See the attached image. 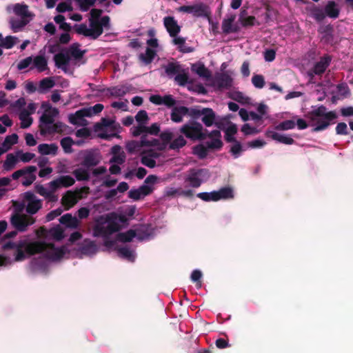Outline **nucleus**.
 <instances>
[{
  "label": "nucleus",
  "mask_w": 353,
  "mask_h": 353,
  "mask_svg": "<svg viewBox=\"0 0 353 353\" xmlns=\"http://www.w3.org/2000/svg\"><path fill=\"white\" fill-rule=\"evenodd\" d=\"M17 232V230L9 232L0 239L3 250H15L14 261H23L31 256L42 252H46L48 258L57 260L62 258L65 253L64 248H56L53 243H47L43 241H30L28 239H21L17 242L6 241L15 237Z\"/></svg>",
  "instance_id": "f257e3e1"
},
{
  "label": "nucleus",
  "mask_w": 353,
  "mask_h": 353,
  "mask_svg": "<svg viewBox=\"0 0 353 353\" xmlns=\"http://www.w3.org/2000/svg\"><path fill=\"white\" fill-rule=\"evenodd\" d=\"M118 220L124 223L126 221V218L124 215H118L116 212L99 216L96 219L92 228L93 236L107 238L118 232L121 229Z\"/></svg>",
  "instance_id": "f03ea898"
},
{
  "label": "nucleus",
  "mask_w": 353,
  "mask_h": 353,
  "mask_svg": "<svg viewBox=\"0 0 353 353\" xmlns=\"http://www.w3.org/2000/svg\"><path fill=\"white\" fill-rule=\"evenodd\" d=\"M312 108L313 109L306 114L310 125L314 126L312 130V132L325 130L330 126L331 121L337 118L335 111L327 112V108L323 105Z\"/></svg>",
  "instance_id": "7ed1b4c3"
},
{
  "label": "nucleus",
  "mask_w": 353,
  "mask_h": 353,
  "mask_svg": "<svg viewBox=\"0 0 353 353\" xmlns=\"http://www.w3.org/2000/svg\"><path fill=\"white\" fill-rule=\"evenodd\" d=\"M203 130L201 123L190 120L180 128L179 132L192 141H203L207 138V134Z\"/></svg>",
  "instance_id": "20e7f679"
},
{
  "label": "nucleus",
  "mask_w": 353,
  "mask_h": 353,
  "mask_svg": "<svg viewBox=\"0 0 353 353\" xmlns=\"http://www.w3.org/2000/svg\"><path fill=\"white\" fill-rule=\"evenodd\" d=\"M210 172L205 168H191L184 179V182L188 186L192 188H198L210 177Z\"/></svg>",
  "instance_id": "39448f33"
},
{
  "label": "nucleus",
  "mask_w": 353,
  "mask_h": 353,
  "mask_svg": "<svg viewBox=\"0 0 353 353\" xmlns=\"http://www.w3.org/2000/svg\"><path fill=\"white\" fill-rule=\"evenodd\" d=\"M80 165L87 169H92L97 166L101 161L99 152L94 150H85L79 154Z\"/></svg>",
  "instance_id": "423d86ee"
},
{
  "label": "nucleus",
  "mask_w": 353,
  "mask_h": 353,
  "mask_svg": "<svg viewBox=\"0 0 353 353\" xmlns=\"http://www.w3.org/2000/svg\"><path fill=\"white\" fill-rule=\"evenodd\" d=\"M35 219L27 214L15 213L10 217V223L19 232H25L35 223Z\"/></svg>",
  "instance_id": "0eeeda50"
},
{
  "label": "nucleus",
  "mask_w": 353,
  "mask_h": 353,
  "mask_svg": "<svg viewBox=\"0 0 353 353\" xmlns=\"http://www.w3.org/2000/svg\"><path fill=\"white\" fill-rule=\"evenodd\" d=\"M179 11L192 14L195 17L209 18L211 14L210 7L203 3H199L192 6H181Z\"/></svg>",
  "instance_id": "6e6552de"
},
{
  "label": "nucleus",
  "mask_w": 353,
  "mask_h": 353,
  "mask_svg": "<svg viewBox=\"0 0 353 353\" xmlns=\"http://www.w3.org/2000/svg\"><path fill=\"white\" fill-rule=\"evenodd\" d=\"M59 114V110L56 108L49 107L39 119V130L50 126L54 122L55 117Z\"/></svg>",
  "instance_id": "1a4fd4ad"
},
{
  "label": "nucleus",
  "mask_w": 353,
  "mask_h": 353,
  "mask_svg": "<svg viewBox=\"0 0 353 353\" xmlns=\"http://www.w3.org/2000/svg\"><path fill=\"white\" fill-rule=\"evenodd\" d=\"M25 198L28 201L26 211L29 214H36L41 208L42 202L32 192H28L25 194Z\"/></svg>",
  "instance_id": "9d476101"
},
{
  "label": "nucleus",
  "mask_w": 353,
  "mask_h": 353,
  "mask_svg": "<svg viewBox=\"0 0 353 353\" xmlns=\"http://www.w3.org/2000/svg\"><path fill=\"white\" fill-rule=\"evenodd\" d=\"M81 199L80 190L72 192L68 190L62 196L61 204L64 206L65 210H70Z\"/></svg>",
  "instance_id": "9b49d317"
},
{
  "label": "nucleus",
  "mask_w": 353,
  "mask_h": 353,
  "mask_svg": "<svg viewBox=\"0 0 353 353\" xmlns=\"http://www.w3.org/2000/svg\"><path fill=\"white\" fill-rule=\"evenodd\" d=\"M236 19V14H231L225 18L221 24V29L223 33L228 34L230 33H237L240 30V28L237 24H234V22Z\"/></svg>",
  "instance_id": "f8f14e48"
},
{
  "label": "nucleus",
  "mask_w": 353,
  "mask_h": 353,
  "mask_svg": "<svg viewBox=\"0 0 353 353\" xmlns=\"http://www.w3.org/2000/svg\"><path fill=\"white\" fill-rule=\"evenodd\" d=\"M163 25L171 37H176L181 31V26L174 17H165L163 18Z\"/></svg>",
  "instance_id": "ddd939ff"
},
{
  "label": "nucleus",
  "mask_w": 353,
  "mask_h": 353,
  "mask_svg": "<svg viewBox=\"0 0 353 353\" xmlns=\"http://www.w3.org/2000/svg\"><path fill=\"white\" fill-rule=\"evenodd\" d=\"M213 84L219 90L229 89L232 85V79L226 73L218 74L214 78Z\"/></svg>",
  "instance_id": "4468645a"
},
{
  "label": "nucleus",
  "mask_w": 353,
  "mask_h": 353,
  "mask_svg": "<svg viewBox=\"0 0 353 353\" xmlns=\"http://www.w3.org/2000/svg\"><path fill=\"white\" fill-rule=\"evenodd\" d=\"M265 136L267 138H270L274 141L286 145H292L295 143V141L292 137L281 134L270 129L265 131Z\"/></svg>",
  "instance_id": "2eb2a0df"
},
{
  "label": "nucleus",
  "mask_w": 353,
  "mask_h": 353,
  "mask_svg": "<svg viewBox=\"0 0 353 353\" xmlns=\"http://www.w3.org/2000/svg\"><path fill=\"white\" fill-rule=\"evenodd\" d=\"M54 61L57 68L65 72L70 61V57L66 51L61 52L54 56Z\"/></svg>",
  "instance_id": "dca6fc26"
},
{
  "label": "nucleus",
  "mask_w": 353,
  "mask_h": 353,
  "mask_svg": "<svg viewBox=\"0 0 353 353\" xmlns=\"http://www.w3.org/2000/svg\"><path fill=\"white\" fill-rule=\"evenodd\" d=\"M74 27L77 34H82L86 37H90L93 40L98 39L97 34L99 30H95L94 28L90 27V28H88L87 25L85 23L75 25Z\"/></svg>",
  "instance_id": "f3484780"
},
{
  "label": "nucleus",
  "mask_w": 353,
  "mask_h": 353,
  "mask_svg": "<svg viewBox=\"0 0 353 353\" xmlns=\"http://www.w3.org/2000/svg\"><path fill=\"white\" fill-rule=\"evenodd\" d=\"M91 28L99 30L98 38L103 34V28L109 30L110 28V18L109 16H103L99 21H91Z\"/></svg>",
  "instance_id": "a211bd4d"
},
{
  "label": "nucleus",
  "mask_w": 353,
  "mask_h": 353,
  "mask_svg": "<svg viewBox=\"0 0 353 353\" xmlns=\"http://www.w3.org/2000/svg\"><path fill=\"white\" fill-rule=\"evenodd\" d=\"M331 60V57L329 55L321 57L320 60L314 65L312 70L313 72L317 75H321L324 73L327 68L330 65Z\"/></svg>",
  "instance_id": "6ab92c4d"
},
{
  "label": "nucleus",
  "mask_w": 353,
  "mask_h": 353,
  "mask_svg": "<svg viewBox=\"0 0 353 353\" xmlns=\"http://www.w3.org/2000/svg\"><path fill=\"white\" fill-rule=\"evenodd\" d=\"M188 107L185 106H175L172 108L170 114V119L174 123H181L183 121L184 116L187 115Z\"/></svg>",
  "instance_id": "aec40b11"
},
{
  "label": "nucleus",
  "mask_w": 353,
  "mask_h": 353,
  "mask_svg": "<svg viewBox=\"0 0 353 353\" xmlns=\"http://www.w3.org/2000/svg\"><path fill=\"white\" fill-rule=\"evenodd\" d=\"M325 16L330 19H336L340 14L339 5L334 1H329L324 7Z\"/></svg>",
  "instance_id": "412c9836"
},
{
  "label": "nucleus",
  "mask_w": 353,
  "mask_h": 353,
  "mask_svg": "<svg viewBox=\"0 0 353 353\" xmlns=\"http://www.w3.org/2000/svg\"><path fill=\"white\" fill-rule=\"evenodd\" d=\"M14 14L20 18L32 19L34 14L28 10V6L26 4L16 3L13 8Z\"/></svg>",
  "instance_id": "4be33fe9"
},
{
  "label": "nucleus",
  "mask_w": 353,
  "mask_h": 353,
  "mask_svg": "<svg viewBox=\"0 0 353 353\" xmlns=\"http://www.w3.org/2000/svg\"><path fill=\"white\" fill-rule=\"evenodd\" d=\"M202 114L201 121L206 127H210L214 125L216 119L215 112L210 108H204V112Z\"/></svg>",
  "instance_id": "5701e85b"
},
{
  "label": "nucleus",
  "mask_w": 353,
  "mask_h": 353,
  "mask_svg": "<svg viewBox=\"0 0 353 353\" xmlns=\"http://www.w3.org/2000/svg\"><path fill=\"white\" fill-rule=\"evenodd\" d=\"M32 19L25 18L12 17L10 20L11 29L14 32H17L23 30V28L30 23Z\"/></svg>",
  "instance_id": "b1692460"
},
{
  "label": "nucleus",
  "mask_w": 353,
  "mask_h": 353,
  "mask_svg": "<svg viewBox=\"0 0 353 353\" xmlns=\"http://www.w3.org/2000/svg\"><path fill=\"white\" fill-rule=\"evenodd\" d=\"M58 151V146L55 143H41L38 145V152L42 155H56Z\"/></svg>",
  "instance_id": "393cba45"
},
{
  "label": "nucleus",
  "mask_w": 353,
  "mask_h": 353,
  "mask_svg": "<svg viewBox=\"0 0 353 353\" xmlns=\"http://www.w3.org/2000/svg\"><path fill=\"white\" fill-rule=\"evenodd\" d=\"M65 126V125L62 122H54L50 126L45 128L41 130V134L46 135L62 132Z\"/></svg>",
  "instance_id": "a878e982"
},
{
  "label": "nucleus",
  "mask_w": 353,
  "mask_h": 353,
  "mask_svg": "<svg viewBox=\"0 0 353 353\" xmlns=\"http://www.w3.org/2000/svg\"><path fill=\"white\" fill-rule=\"evenodd\" d=\"M90 110H87L86 109H81L80 110L77 111L74 114H72L69 116V121L72 124H77L79 121L83 119V117H91L92 113L89 112Z\"/></svg>",
  "instance_id": "bb28decb"
},
{
  "label": "nucleus",
  "mask_w": 353,
  "mask_h": 353,
  "mask_svg": "<svg viewBox=\"0 0 353 353\" xmlns=\"http://www.w3.org/2000/svg\"><path fill=\"white\" fill-rule=\"evenodd\" d=\"M80 45L78 43H72L66 52H68L70 55V57H73L75 60H79L81 59L84 54L85 53V50H81L79 48Z\"/></svg>",
  "instance_id": "cd10ccee"
},
{
  "label": "nucleus",
  "mask_w": 353,
  "mask_h": 353,
  "mask_svg": "<svg viewBox=\"0 0 353 353\" xmlns=\"http://www.w3.org/2000/svg\"><path fill=\"white\" fill-rule=\"evenodd\" d=\"M59 221L61 224L71 228H77L79 225L78 219L69 213L63 215Z\"/></svg>",
  "instance_id": "c85d7f7f"
},
{
  "label": "nucleus",
  "mask_w": 353,
  "mask_h": 353,
  "mask_svg": "<svg viewBox=\"0 0 353 353\" xmlns=\"http://www.w3.org/2000/svg\"><path fill=\"white\" fill-rule=\"evenodd\" d=\"M34 67L39 72L46 71L48 69V61L43 55H37L32 59Z\"/></svg>",
  "instance_id": "c756f323"
},
{
  "label": "nucleus",
  "mask_w": 353,
  "mask_h": 353,
  "mask_svg": "<svg viewBox=\"0 0 353 353\" xmlns=\"http://www.w3.org/2000/svg\"><path fill=\"white\" fill-rule=\"evenodd\" d=\"M183 72L180 64L174 62H170L165 66V72L169 77L176 76L179 72Z\"/></svg>",
  "instance_id": "7c9ffc66"
},
{
  "label": "nucleus",
  "mask_w": 353,
  "mask_h": 353,
  "mask_svg": "<svg viewBox=\"0 0 353 353\" xmlns=\"http://www.w3.org/2000/svg\"><path fill=\"white\" fill-rule=\"evenodd\" d=\"M72 174L78 181H89L90 178L89 169L82 166L75 169Z\"/></svg>",
  "instance_id": "2f4dec72"
},
{
  "label": "nucleus",
  "mask_w": 353,
  "mask_h": 353,
  "mask_svg": "<svg viewBox=\"0 0 353 353\" xmlns=\"http://www.w3.org/2000/svg\"><path fill=\"white\" fill-rule=\"evenodd\" d=\"M30 112L26 109H23L19 114V119L21 120V128L26 129L29 128L33 121L32 117H30Z\"/></svg>",
  "instance_id": "473e14b6"
},
{
  "label": "nucleus",
  "mask_w": 353,
  "mask_h": 353,
  "mask_svg": "<svg viewBox=\"0 0 353 353\" xmlns=\"http://www.w3.org/2000/svg\"><path fill=\"white\" fill-rule=\"evenodd\" d=\"M131 85H119L109 89L110 94L114 97H123L131 90Z\"/></svg>",
  "instance_id": "72a5a7b5"
},
{
  "label": "nucleus",
  "mask_w": 353,
  "mask_h": 353,
  "mask_svg": "<svg viewBox=\"0 0 353 353\" xmlns=\"http://www.w3.org/2000/svg\"><path fill=\"white\" fill-rule=\"evenodd\" d=\"M137 236V232L134 230H129L125 232H120L117 234V240L120 242H130Z\"/></svg>",
  "instance_id": "f704fd0d"
},
{
  "label": "nucleus",
  "mask_w": 353,
  "mask_h": 353,
  "mask_svg": "<svg viewBox=\"0 0 353 353\" xmlns=\"http://www.w3.org/2000/svg\"><path fill=\"white\" fill-rule=\"evenodd\" d=\"M311 17L316 21L321 22L326 17L324 8H321L317 6L313 5L310 8Z\"/></svg>",
  "instance_id": "c9c22d12"
},
{
  "label": "nucleus",
  "mask_w": 353,
  "mask_h": 353,
  "mask_svg": "<svg viewBox=\"0 0 353 353\" xmlns=\"http://www.w3.org/2000/svg\"><path fill=\"white\" fill-rule=\"evenodd\" d=\"M156 54L157 53L154 50L148 47L145 50V53L140 54L139 57L141 61H143L145 65H148L152 62Z\"/></svg>",
  "instance_id": "e433bc0d"
},
{
  "label": "nucleus",
  "mask_w": 353,
  "mask_h": 353,
  "mask_svg": "<svg viewBox=\"0 0 353 353\" xmlns=\"http://www.w3.org/2000/svg\"><path fill=\"white\" fill-rule=\"evenodd\" d=\"M17 161V158L12 153L8 154L3 165V170L5 171L12 170L14 168Z\"/></svg>",
  "instance_id": "4c0bfd02"
},
{
  "label": "nucleus",
  "mask_w": 353,
  "mask_h": 353,
  "mask_svg": "<svg viewBox=\"0 0 353 353\" xmlns=\"http://www.w3.org/2000/svg\"><path fill=\"white\" fill-rule=\"evenodd\" d=\"M237 132V127L235 124L231 123L225 130V140L228 143H232L233 141H236V138L234 137Z\"/></svg>",
  "instance_id": "58836bf2"
},
{
  "label": "nucleus",
  "mask_w": 353,
  "mask_h": 353,
  "mask_svg": "<svg viewBox=\"0 0 353 353\" xmlns=\"http://www.w3.org/2000/svg\"><path fill=\"white\" fill-rule=\"evenodd\" d=\"M97 250V245L93 241L85 239L81 246V251L83 254L94 253Z\"/></svg>",
  "instance_id": "ea45409f"
},
{
  "label": "nucleus",
  "mask_w": 353,
  "mask_h": 353,
  "mask_svg": "<svg viewBox=\"0 0 353 353\" xmlns=\"http://www.w3.org/2000/svg\"><path fill=\"white\" fill-rule=\"evenodd\" d=\"M54 84V81L52 78L46 77L40 81L38 90L40 93H44L46 90L53 88Z\"/></svg>",
  "instance_id": "a19ab883"
},
{
  "label": "nucleus",
  "mask_w": 353,
  "mask_h": 353,
  "mask_svg": "<svg viewBox=\"0 0 353 353\" xmlns=\"http://www.w3.org/2000/svg\"><path fill=\"white\" fill-rule=\"evenodd\" d=\"M74 141L70 137H65L61 139L60 144L65 153L70 154L73 152L72 145L74 144Z\"/></svg>",
  "instance_id": "79ce46f5"
},
{
  "label": "nucleus",
  "mask_w": 353,
  "mask_h": 353,
  "mask_svg": "<svg viewBox=\"0 0 353 353\" xmlns=\"http://www.w3.org/2000/svg\"><path fill=\"white\" fill-rule=\"evenodd\" d=\"M117 252L119 256L131 262L134 261V255L130 248L127 247L119 248H118Z\"/></svg>",
  "instance_id": "37998d69"
},
{
  "label": "nucleus",
  "mask_w": 353,
  "mask_h": 353,
  "mask_svg": "<svg viewBox=\"0 0 353 353\" xmlns=\"http://www.w3.org/2000/svg\"><path fill=\"white\" fill-rule=\"evenodd\" d=\"M218 193L219 200L232 199L234 197L233 190L230 187H223L216 191Z\"/></svg>",
  "instance_id": "c03bdc74"
},
{
  "label": "nucleus",
  "mask_w": 353,
  "mask_h": 353,
  "mask_svg": "<svg viewBox=\"0 0 353 353\" xmlns=\"http://www.w3.org/2000/svg\"><path fill=\"white\" fill-rule=\"evenodd\" d=\"M173 43L175 45L179 46V51L187 53V52H192L193 51V48L192 47H186L183 46V45L185 43V39L183 37H173Z\"/></svg>",
  "instance_id": "a18cd8bd"
},
{
  "label": "nucleus",
  "mask_w": 353,
  "mask_h": 353,
  "mask_svg": "<svg viewBox=\"0 0 353 353\" xmlns=\"http://www.w3.org/2000/svg\"><path fill=\"white\" fill-rule=\"evenodd\" d=\"M186 143L187 141L184 137L182 135H179L177 138L170 143L169 149L174 150H179L180 148L185 146Z\"/></svg>",
  "instance_id": "49530a36"
},
{
  "label": "nucleus",
  "mask_w": 353,
  "mask_h": 353,
  "mask_svg": "<svg viewBox=\"0 0 353 353\" xmlns=\"http://www.w3.org/2000/svg\"><path fill=\"white\" fill-rule=\"evenodd\" d=\"M114 125V121L107 118H101L99 122H97L94 125V129L96 131H103L105 128H109Z\"/></svg>",
  "instance_id": "de8ad7c7"
},
{
  "label": "nucleus",
  "mask_w": 353,
  "mask_h": 353,
  "mask_svg": "<svg viewBox=\"0 0 353 353\" xmlns=\"http://www.w3.org/2000/svg\"><path fill=\"white\" fill-rule=\"evenodd\" d=\"M18 139L19 137L15 133L7 136L2 143V145L4 148L3 149L6 150L7 152L11 148L12 145L17 143Z\"/></svg>",
  "instance_id": "09e8293b"
},
{
  "label": "nucleus",
  "mask_w": 353,
  "mask_h": 353,
  "mask_svg": "<svg viewBox=\"0 0 353 353\" xmlns=\"http://www.w3.org/2000/svg\"><path fill=\"white\" fill-rule=\"evenodd\" d=\"M208 148L202 144L197 145L193 148V153L200 159H205L208 155Z\"/></svg>",
  "instance_id": "8fccbe9b"
},
{
  "label": "nucleus",
  "mask_w": 353,
  "mask_h": 353,
  "mask_svg": "<svg viewBox=\"0 0 353 353\" xmlns=\"http://www.w3.org/2000/svg\"><path fill=\"white\" fill-rule=\"evenodd\" d=\"M141 148L143 147L142 145H141L139 141L132 140L129 141L126 144V150L130 154H133L140 151Z\"/></svg>",
  "instance_id": "3c124183"
},
{
  "label": "nucleus",
  "mask_w": 353,
  "mask_h": 353,
  "mask_svg": "<svg viewBox=\"0 0 353 353\" xmlns=\"http://www.w3.org/2000/svg\"><path fill=\"white\" fill-rule=\"evenodd\" d=\"M295 122L293 120H285L274 127L276 130H288L294 128Z\"/></svg>",
  "instance_id": "603ef678"
},
{
  "label": "nucleus",
  "mask_w": 353,
  "mask_h": 353,
  "mask_svg": "<svg viewBox=\"0 0 353 353\" xmlns=\"http://www.w3.org/2000/svg\"><path fill=\"white\" fill-rule=\"evenodd\" d=\"M232 143L234 144L231 146L230 152L232 154L234 159H236L243 152V147L241 143L237 140H236V141H233Z\"/></svg>",
  "instance_id": "864d4df0"
},
{
  "label": "nucleus",
  "mask_w": 353,
  "mask_h": 353,
  "mask_svg": "<svg viewBox=\"0 0 353 353\" xmlns=\"http://www.w3.org/2000/svg\"><path fill=\"white\" fill-rule=\"evenodd\" d=\"M188 74L184 70L183 72H179L174 77V81L180 86H185L188 83Z\"/></svg>",
  "instance_id": "5fc2aeb1"
},
{
  "label": "nucleus",
  "mask_w": 353,
  "mask_h": 353,
  "mask_svg": "<svg viewBox=\"0 0 353 353\" xmlns=\"http://www.w3.org/2000/svg\"><path fill=\"white\" fill-rule=\"evenodd\" d=\"M17 38L13 36H7L6 38L1 39V46L6 48H12L16 43Z\"/></svg>",
  "instance_id": "6e6d98bb"
},
{
  "label": "nucleus",
  "mask_w": 353,
  "mask_h": 353,
  "mask_svg": "<svg viewBox=\"0 0 353 353\" xmlns=\"http://www.w3.org/2000/svg\"><path fill=\"white\" fill-rule=\"evenodd\" d=\"M194 72L201 77L209 79L211 77V73L210 70L203 65H199L196 69H194Z\"/></svg>",
  "instance_id": "4d7b16f0"
},
{
  "label": "nucleus",
  "mask_w": 353,
  "mask_h": 353,
  "mask_svg": "<svg viewBox=\"0 0 353 353\" xmlns=\"http://www.w3.org/2000/svg\"><path fill=\"white\" fill-rule=\"evenodd\" d=\"M252 83L255 88L261 89L265 84L264 77L261 74H254L252 77Z\"/></svg>",
  "instance_id": "13d9d810"
},
{
  "label": "nucleus",
  "mask_w": 353,
  "mask_h": 353,
  "mask_svg": "<svg viewBox=\"0 0 353 353\" xmlns=\"http://www.w3.org/2000/svg\"><path fill=\"white\" fill-rule=\"evenodd\" d=\"M61 187L68 188L73 185L75 180L70 175H63L59 177Z\"/></svg>",
  "instance_id": "bf43d9fd"
},
{
  "label": "nucleus",
  "mask_w": 353,
  "mask_h": 353,
  "mask_svg": "<svg viewBox=\"0 0 353 353\" xmlns=\"http://www.w3.org/2000/svg\"><path fill=\"white\" fill-rule=\"evenodd\" d=\"M211 141L206 142V146L210 150H221L223 147V142L221 139H211Z\"/></svg>",
  "instance_id": "052dcab7"
},
{
  "label": "nucleus",
  "mask_w": 353,
  "mask_h": 353,
  "mask_svg": "<svg viewBox=\"0 0 353 353\" xmlns=\"http://www.w3.org/2000/svg\"><path fill=\"white\" fill-rule=\"evenodd\" d=\"M136 121L139 124L145 125L149 119L148 113L145 110H139L135 116Z\"/></svg>",
  "instance_id": "680f3d73"
},
{
  "label": "nucleus",
  "mask_w": 353,
  "mask_h": 353,
  "mask_svg": "<svg viewBox=\"0 0 353 353\" xmlns=\"http://www.w3.org/2000/svg\"><path fill=\"white\" fill-rule=\"evenodd\" d=\"M204 112V108L201 110L197 108H188L187 115L192 117V120L195 121L199 119Z\"/></svg>",
  "instance_id": "e2e57ef3"
},
{
  "label": "nucleus",
  "mask_w": 353,
  "mask_h": 353,
  "mask_svg": "<svg viewBox=\"0 0 353 353\" xmlns=\"http://www.w3.org/2000/svg\"><path fill=\"white\" fill-rule=\"evenodd\" d=\"M142 147H148L152 146V145H156L157 143H159V139H152L151 140H149L148 139V136L146 134H143L141 137V140L139 141Z\"/></svg>",
  "instance_id": "0e129e2a"
},
{
  "label": "nucleus",
  "mask_w": 353,
  "mask_h": 353,
  "mask_svg": "<svg viewBox=\"0 0 353 353\" xmlns=\"http://www.w3.org/2000/svg\"><path fill=\"white\" fill-rule=\"evenodd\" d=\"M241 132L245 135H251V134H256L259 132V130L256 129L255 127H252L249 123H245L241 127Z\"/></svg>",
  "instance_id": "69168bd1"
},
{
  "label": "nucleus",
  "mask_w": 353,
  "mask_h": 353,
  "mask_svg": "<svg viewBox=\"0 0 353 353\" xmlns=\"http://www.w3.org/2000/svg\"><path fill=\"white\" fill-rule=\"evenodd\" d=\"M239 21L243 27L253 26L256 21V18L254 16H249L245 18L240 17Z\"/></svg>",
  "instance_id": "338daca9"
},
{
  "label": "nucleus",
  "mask_w": 353,
  "mask_h": 353,
  "mask_svg": "<svg viewBox=\"0 0 353 353\" xmlns=\"http://www.w3.org/2000/svg\"><path fill=\"white\" fill-rule=\"evenodd\" d=\"M50 232L53 238L57 241H60L64 237L63 231L59 226L51 229Z\"/></svg>",
  "instance_id": "774afa93"
}]
</instances>
